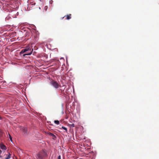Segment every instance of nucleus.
<instances>
[{
  "mask_svg": "<svg viewBox=\"0 0 159 159\" xmlns=\"http://www.w3.org/2000/svg\"><path fill=\"white\" fill-rule=\"evenodd\" d=\"M57 159H61V156L60 155H59L57 157Z\"/></svg>",
  "mask_w": 159,
  "mask_h": 159,
  "instance_id": "15",
  "label": "nucleus"
},
{
  "mask_svg": "<svg viewBox=\"0 0 159 159\" xmlns=\"http://www.w3.org/2000/svg\"><path fill=\"white\" fill-rule=\"evenodd\" d=\"M61 128L62 129H63L64 130H65L66 131V132L67 131V128L66 127H65L64 126H62V127H61Z\"/></svg>",
  "mask_w": 159,
  "mask_h": 159,
  "instance_id": "10",
  "label": "nucleus"
},
{
  "mask_svg": "<svg viewBox=\"0 0 159 159\" xmlns=\"http://www.w3.org/2000/svg\"><path fill=\"white\" fill-rule=\"evenodd\" d=\"M11 158V154L10 153L9 154V155L8 156L5 158V159H10Z\"/></svg>",
  "mask_w": 159,
  "mask_h": 159,
  "instance_id": "9",
  "label": "nucleus"
},
{
  "mask_svg": "<svg viewBox=\"0 0 159 159\" xmlns=\"http://www.w3.org/2000/svg\"><path fill=\"white\" fill-rule=\"evenodd\" d=\"M33 49H32L29 46L26 47L25 48L21 50V52H20V54H21L24 53L28 51H30V52L29 53H27L26 54H24V55H29L32 54Z\"/></svg>",
  "mask_w": 159,
  "mask_h": 159,
  "instance_id": "2",
  "label": "nucleus"
},
{
  "mask_svg": "<svg viewBox=\"0 0 159 159\" xmlns=\"http://www.w3.org/2000/svg\"><path fill=\"white\" fill-rule=\"evenodd\" d=\"M51 84L54 88L57 89L59 87V85L58 83L56 81L52 80L50 82Z\"/></svg>",
  "mask_w": 159,
  "mask_h": 159,
  "instance_id": "3",
  "label": "nucleus"
},
{
  "mask_svg": "<svg viewBox=\"0 0 159 159\" xmlns=\"http://www.w3.org/2000/svg\"><path fill=\"white\" fill-rule=\"evenodd\" d=\"M71 14H70L69 15H67L66 16V19L67 20H69L71 18Z\"/></svg>",
  "mask_w": 159,
  "mask_h": 159,
  "instance_id": "7",
  "label": "nucleus"
},
{
  "mask_svg": "<svg viewBox=\"0 0 159 159\" xmlns=\"http://www.w3.org/2000/svg\"><path fill=\"white\" fill-rule=\"evenodd\" d=\"M47 155L46 151L44 150L39 152L35 155L37 159H43V158Z\"/></svg>",
  "mask_w": 159,
  "mask_h": 159,
  "instance_id": "1",
  "label": "nucleus"
},
{
  "mask_svg": "<svg viewBox=\"0 0 159 159\" xmlns=\"http://www.w3.org/2000/svg\"><path fill=\"white\" fill-rule=\"evenodd\" d=\"M63 59V58H62V57H61V59Z\"/></svg>",
  "mask_w": 159,
  "mask_h": 159,
  "instance_id": "18",
  "label": "nucleus"
},
{
  "mask_svg": "<svg viewBox=\"0 0 159 159\" xmlns=\"http://www.w3.org/2000/svg\"><path fill=\"white\" fill-rule=\"evenodd\" d=\"M54 123L57 125H59V122L57 120H54Z\"/></svg>",
  "mask_w": 159,
  "mask_h": 159,
  "instance_id": "8",
  "label": "nucleus"
},
{
  "mask_svg": "<svg viewBox=\"0 0 159 159\" xmlns=\"http://www.w3.org/2000/svg\"><path fill=\"white\" fill-rule=\"evenodd\" d=\"M0 148L2 150H6L7 149L6 146L3 144H1L0 145Z\"/></svg>",
  "mask_w": 159,
  "mask_h": 159,
  "instance_id": "6",
  "label": "nucleus"
},
{
  "mask_svg": "<svg viewBox=\"0 0 159 159\" xmlns=\"http://www.w3.org/2000/svg\"><path fill=\"white\" fill-rule=\"evenodd\" d=\"M39 9H40V7H39Z\"/></svg>",
  "mask_w": 159,
  "mask_h": 159,
  "instance_id": "19",
  "label": "nucleus"
},
{
  "mask_svg": "<svg viewBox=\"0 0 159 159\" xmlns=\"http://www.w3.org/2000/svg\"><path fill=\"white\" fill-rule=\"evenodd\" d=\"M8 19V18L7 17H6V18H5L6 20H7Z\"/></svg>",
  "mask_w": 159,
  "mask_h": 159,
  "instance_id": "16",
  "label": "nucleus"
},
{
  "mask_svg": "<svg viewBox=\"0 0 159 159\" xmlns=\"http://www.w3.org/2000/svg\"><path fill=\"white\" fill-rule=\"evenodd\" d=\"M9 138H10V140L11 141V142H12V137H11V136L9 134Z\"/></svg>",
  "mask_w": 159,
  "mask_h": 159,
  "instance_id": "13",
  "label": "nucleus"
},
{
  "mask_svg": "<svg viewBox=\"0 0 159 159\" xmlns=\"http://www.w3.org/2000/svg\"><path fill=\"white\" fill-rule=\"evenodd\" d=\"M62 114H64V111H63H63L62 112Z\"/></svg>",
  "mask_w": 159,
  "mask_h": 159,
  "instance_id": "17",
  "label": "nucleus"
},
{
  "mask_svg": "<svg viewBox=\"0 0 159 159\" xmlns=\"http://www.w3.org/2000/svg\"><path fill=\"white\" fill-rule=\"evenodd\" d=\"M53 2V1L52 0H50L49 1V3L52 4Z\"/></svg>",
  "mask_w": 159,
  "mask_h": 159,
  "instance_id": "14",
  "label": "nucleus"
},
{
  "mask_svg": "<svg viewBox=\"0 0 159 159\" xmlns=\"http://www.w3.org/2000/svg\"><path fill=\"white\" fill-rule=\"evenodd\" d=\"M21 129L22 132L24 133H27V128H26L25 127H22L21 128Z\"/></svg>",
  "mask_w": 159,
  "mask_h": 159,
  "instance_id": "4",
  "label": "nucleus"
},
{
  "mask_svg": "<svg viewBox=\"0 0 159 159\" xmlns=\"http://www.w3.org/2000/svg\"><path fill=\"white\" fill-rule=\"evenodd\" d=\"M70 127H73L75 126V125L74 124H70Z\"/></svg>",
  "mask_w": 159,
  "mask_h": 159,
  "instance_id": "12",
  "label": "nucleus"
},
{
  "mask_svg": "<svg viewBox=\"0 0 159 159\" xmlns=\"http://www.w3.org/2000/svg\"><path fill=\"white\" fill-rule=\"evenodd\" d=\"M71 91V89L70 87L66 89L65 92L67 94H69Z\"/></svg>",
  "mask_w": 159,
  "mask_h": 159,
  "instance_id": "5",
  "label": "nucleus"
},
{
  "mask_svg": "<svg viewBox=\"0 0 159 159\" xmlns=\"http://www.w3.org/2000/svg\"><path fill=\"white\" fill-rule=\"evenodd\" d=\"M50 135H51V136H52V137H54V138H56V136H55V135L54 134H52V133H50Z\"/></svg>",
  "mask_w": 159,
  "mask_h": 159,
  "instance_id": "11",
  "label": "nucleus"
}]
</instances>
